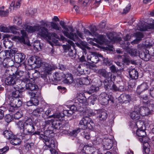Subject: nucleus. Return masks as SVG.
Instances as JSON below:
<instances>
[{"instance_id":"nucleus-23","label":"nucleus","mask_w":154,"mask_h":154,"mask_svg":"<svg viewBox=\"0 0 154 154\" xmlns=\"http://www.w3.org/2000/svg\"><path fill=\"white\" fill-rule=\"evenodd\" d=\"M65 116H66V115L64 113V110L63 113H57L55 114H53L49 116V117L50 118L54 117V119H57L62 122L64 120Z\"/></svg>"},{"instance_id":"nucleus-49","label":"nucleus","mask_w":154,"mask_h":154,"mask_svg":"<svg viewBox=\"0 0 154 154\" xmlns=\"http://www.w3.org/2000/svg\"><path fill=\"white\" fill-rule=\"evenodd\" d=\"M43 63V62H41L40 60V58L37 56H36V60L35 61V63L34 64H35L36 65L35 66L37 67H42V63Z\"/></svg>"},{"instance_id":"nucleus-12","label":"nucleus","mask_w":154,"mask_h":154,"mask_svg":"<svg viewBox=\"0 0 154 154\" xmlns=\"http://www.w3.org/2000/svg\"><path fill=\"white\" fill-rule=\"evenodd\" d=\"M114 77V76L112 73H110L108 75V77L103 81L104 87L106 90L108 91L110 90L111 86L113 84L112 79Z\"/></svg>"},{"instance_id":"nucleus-24","label":"nucleus","mask_w":154,"mask_h":154,"mask_svg":"<svg viewBox=\"0 0 154 154\" xmlns=\"http://www.w3.org/2000/svg\"><path fill=\"white\" fill-rule=\"evenodd\" d=\"M97 118L101 121H104L106 119L108 115L107 113L104 110L99 111L97 114Z\"/></svg>"},{"instance_id":"nucleus-39","label":"nucleus","mask_w":154,"mask_h":154,"mask_svg":"<svg viewBox=\"0 0 154 154\" xmlns=\"http://www.w3.org/2000/svg\"><path fill=\"white\" fill-rule=\"evenodd\" d=\"M98 72L102 76L106 78L108 77V75H109L110 73H108L104 69H99L98 71Z\"/></svg>"},{"instance_id":"nucleus-20","label":"nucleus","mask_w":154,"mask_h":154,"mask_svg":"<svg viewBox=\"0 0 154 154\" xmlns=\"http://www.w3.org/2000/svg\"><path fill=\"white\" fill-rule=\"evenodd\" d=\"M91 121V119L89 117L87 116H84L79 123V127L82 129L83 128L84 126L88 123L90 122Z\"/></svg>"},{"instance_id":"nucleus-32","label":"nucleus","mask_w":154,"mask_h":154,"mask_svg":"<svg viewBox=\"0 0 154 154\" xmlns=\"http://www.w3.org/2000/svg\"><path fill=\"white\" fill-rule=\"evenodd\" d=\"M64 75V74L63 73H59L56 72L55 73L54 75V78L55 81H60Z\"/></svg>"},{"instance_id":"nucleus-9","label":"nucleus","mask_w":154,"mask_h":154,"mask_svg":"<svg viewBox=\"0 0 154 154\" xmlns=\"http://www.w3.org/2000/svg\"><path fill=\"white\" fill-rule=\"evenodd\" d=\"M23 85H24L25 89L29 90L31 91H36L38 89V87L37 85L34 82H31L29 79H26L23 82H21V84Z\"/></svg>"},{"instance_id":"nucleus-21","label":"nucleus","mask_w":154,"mask_h":154,"mask_svg":"<svg viewBox=\"0 0 154 154\" xmlns=\"http://www.w3.org/2000/svg\"><path fill=\"white\" fill-rule=\"evenodd\" d=\"M128 72L130 78L134 79H136L138 78V72L134 68L129 69Z\"/></svg>"},{"instance_id":"nucleus-62","label":"nucleus","mask_w":154,"mask_h":154,"mask_svg":"<svg viewBox=\"0 0 154 154\" xmlns=\"http://www.w3.org/2000/svg\"><path fill=\"white\" fill-rule=\"evenodd\" d=\"M17 125L20 129H23V130H24L25 127V122L19 121L17 123Z\"/></svg>"},{"instance_id":"nucleus-27","label":"nucleus","mask_w":154,"mask_h":154,"mask_svg":"<svg viewBox=\"0 0 154 154\" xmlns=\"http://www.w3.org/2000/svg\"><path fill=\"white\" fill-rule=\"evenodd\" d=\"M10 142L14 146L19 145L21 143V141L20 139L17 137V136L14 135L10 139Z\"/></svg>"},{"instance_id":"nucleus-58","label":"nucleus","mask_w":154,"mask_h":154,"mask_svg":"<svg viewBox=\"0 0 154 154\" xmlns=\"http://www.w3.org/2000/svg\"><path fill=\"white\" fill-rule=\"evenodd\" d=\"M84 85L82 79H78L76 80V82L75 84L76 87H82Z\"/></svg>"},{"instance_id":"nucleus-64","label":"nucleus","mask_w":154,"mask_h":154,"mask_svg":"<svg viewBox=\"0 0 154 154\" xmlns=\"http://www.w3.org/2000/svg\"><path fill=\"white\" fill-rule=\"evenodd\" d=\"M110 90H112L114 92H116L118 91V87L113 82V84L111 86Z\"/></svg>"},{"instance_id":"nucleus-15","label":"nucleus","mask_w":154,"mask_h":154,"mask_svg":"<svg viewBox=\"0 0 154 154\" xmlns=\"http://www.w3.org/2000/svg\"><path fill=\"white\" fill-rule=\"evenodd\" d=\"M48 123L52 126L50 127H52L53 129L57 130H61L62 126V122L58 120L57 119H54L48 121Z\"/></svg>"},{"instance_id":"nucleus-13","label":"nucleus","mask_w":154,"mask_h":154,"mask_svg":"<svg viewBox=\"0 0 154 154\" xmlns=\"http://www.w3.org/2000/svg\"><path fill=\"white\" fill-rule=\"evenodd\" d=\"M6 73H8L9 75L5 79V82L6 85H14L16 84L17 82V81L14 76V73L12 74H10L9 71H7Z\"/></svg>"},{"instance_id":"nucleus-6","label":"nucleus","mask_w":154,"mask_h":154,"mask_svg":"<svg viewBox=\"0 0 154 154\" xmlns=\"http://www.w3.org/2000/svg\"><path fill=\"white\" fill-rule=\"evenodd\" d=\"M35 124L31 119H28L25 122L24 130L23 133L25 135H30L35 131Z\"/></svg>"},{"instance_id":"nucleus-30","label":"nucleus","mask_w":154,"mask_h":154,"mask_svg":"<svg viewBox=\"0 0 154 154\" xmlns=\"http://www.w3.org/2000/svg\"><path fill=\"white\" fill-rule=\"evenodd\" d=\"M85 73L84 69V66L82 65H79L75 73V75L77 76H80Z\"/></svg>"},{"instance_id":"nucleus-35","label":"nucleus","mask_w":154,"mask_h":154,"mask_svg":"<svg viewBox=\"0 0 154 154\" xmlns=\"http://www.w3.org/2000/svg\"><path fill=\"white\" fill-rule=\"evenodd\" d=\"M3 133L4 137L7 139H11L14 135L11 131L9 130H5Z\"/></svg>"},{"instance_id":"nucleus-1","label":"nucleus","mask_w":154,"mask_h":154,"mask_svg":"<svg viewBox=\"0 0 154 154\" xmlns=\"http://www.w3.org/2000/svg\"><path fill=\"white\" fill-rule=\"evenodd\" d=\"M21 27L22 29L27 30L30 32H36L38 35L44 39L51 40V38H59L58 35L55 33L50 32L45 26H41L39 24L32 26L25 24L22 25Z\"/></svg>"},{"instance_id":"nucleus-54","label":"nucleus","mask_w":154,"mask_h":154,"mask_svg":"<svg viewBox=\"0 0 154 154\" xmlns=\"http://www.w3.org/2000/svg\"><path fill=\"white\" fill-rule=\"evenodd\" d=\"M78 101L80 103H84L86 101V98L83 94L80 96L78 99Z\"/></svg>"},{"instance_id":"nucleus-4","label":"nucleus","mask_w":154,"mask_h":154,"mask_svg":"<svg viewBox=\"0 0 154 154\" xmlns=\"http://www.w3.org/2000/svg\"><path fill=\"white\" fill-rule=\"evenodd\" d=\"M41 68H43L44 70L43 73L42 74L43 76L42 75V77L44 79V80H45L47 79V75L51 74V72L53 70L57 67L55 65H51L47 63L43 62L42 63Z\"/></svg>"},{"instance_id":"nucleus-48","label":"nucleus","mask_w":154,"mask_h":154,"mask_svg":"<svg viewBox=\"0 0 154 154\" xmlns=\"http://www.w3.org/2000/svg\"><path fill=\"white\" fill-rule=\"evenodd\" d=\"M13 115L11 114L7 115L5 117V121L8 123L11 121L13 120Z\"/></svg>"},{"instance_id":"nucleus-14","label":"nucleus","mask_w":154,"mask_h":154,"mask_svg":"<svg viewBox=\"0 0 154 154\" xmlns=\"http://www.w3.org/2000/svg\"><path fill=\"white\" fill-rule=\"evenodd\" d=\"M107 36L108 38L112 41L119 42L120 45H122V46H121L122 47H123V45L125 47L126 46L125 42L122 41L121 38L117 36H114L112 32H108L107 34Z\"/></svg>"},{"instance_id":"nucleus-22","label":"nucleus","mask_w":154,"mask_h":154,"mask_svg":"<svg viewBox=\"0 0 154 154\" xmlns=\"http://www.w3.org/2000/svg\"><path fill=\"white\" fill-rule=\"evenodd\" d=\"M77 110V107L75 105L73 104L70 106L69 110H64V113L66 116H70Z\"/></svg>"},{"instance_id":"nucleus-50","label":"nucleus","mask_w":154,"mask_h":154,"mask_svg":"<svg viewBox=\"0 0 154 154\" xmlns=\"http://www.w3.org/2000/svg\"><path fill=\"white\" fill-rule=\"evenodd\" d=\"M7 53L8 55V57H14V55L17 53H16V51L12 49L10 50H7Z\"/></svg>"},{"instance_id":"nucleus-29","label":"nucleus","mask_w":154,"mask_h":154,"mask_svg":"<svg viewBox=\"0 0 154 154\" xmlns=\"http://www.w3.org/2000/svg\"><path fill=\"white\" fill-rule=\"evenodd\" d=\"M78 45L83 50V52L85 54H86V50L85 49L89 50L91 49L90 48L88 45V44L85 42H81L80 44L78 43Z\"/></svg>"},{"instance_id":"nucleus-8","label":"nucleus","mask_w":154,"mask_h":154,"mask_svg":"<svg viewBox=\"0 0 154 154\" xmlns=\"http://www.w3.org/2000/svg\"><path fill=\"white\" fill-rule=\"evenodd\" d=\"M11 98L9 111L13 112L15 109H17V108L21 106L22 102L19 98H10V99Z\"/></svg>"},{"instance_id":"nucleus-33","label":"nucleus","mask_w":154,"mask_h":154,"mask_svg":"<svg viewBox=\"0 0 154 154\" xmlns=\"http://www.w3.org/2000/svg\"><path fill=\"white\" fill-rule=\"evenodd\" d=\"M89 29L91 33L92 36H98V30L95 26H91L89 27Z\"/></svg>"},{"instance_id":"nucleus-37","label":"nucleus","mask_w":154,"mask_h":154,"mask_svg":"<svg viewBox=\"0 0 154 154\" xmlns=\"http://www.w3.org/2000/svg\"><path fill=\"white\" fill-rule=\"evenodd\" d=\"M151 28L150 26L144 24L143 25H139L137 28L138 29L141 31H146Z\"/></svg>"},{"instance_id":"nucleus-40","label":"nucleus","mask_w":154,"mask_h":154,"mask_svg":"<svg viewBox=\"0 0 154 154\" xmlns=\"http://www.w3.org/2000/svg\"><path fill=\"white\" fill-rule=\"evenodd\" d=\"M9 32H11L12 33L18 35L19 34V32L17 31L18 30V28L15 26H10L9 28Z\"/></svg>"},{"instance_id":"nucleus-42","label":"nucleus","mask_w":154,"mask_h":154,"mask_svg":"<svg viewBox=\"0 0 154 154\" xmlns=\"http://www.w3.org/2000/svg\"><path fill=\"white\" fill-rule=\"evenodd\" d=\"M85 126H84L82 129H88L90 130H92L94 126V124L93 121L91 119V121L90 122L88 123Z\"/></svg>"},{"instance_id":"nucleus-34","label":"nucleus","mask_w":154,"mask_h":154,"mask_svg":"<svg viewBox=\"0 0 154 154\" xmlns=\"http://www.w3.org/2000/svg\"><path fill=\"white\" fill-rule=\"evenodd\" d=\"M20 32L22 35L20 37H18V39L20 42L24 43L25 42V39L27 37L26 33L24 30H21Z\"/></svg>"},{"instance_id":"nucleus-59","label":"nucleus","mask_w":154,"mask_h":154,"mask_svg":"<svg viewBox=\"0 0 154 154\" xmlns=\"http://www.w3.org/2000/svg\"><path fill=\"white\" fill-rule=\"evenodd\" d=\"M69 56L72 58H75L76 57V51L75 50H70L68 53Z\"/></svg>"},{"instance_id":"nucleus-7","label":"nucleus","mask_w":154,"mask_h":154,"mask_svg":"<svg viewBox=\"0 0 154 154\" xmlns=\"http://www.w3.org/2000/svg\"><path fill=\"white\" fill-rule=\"evenodd\" d=\"M99 99L103 105H106L109 103H113L114 102V98L112 95H109L105 93L101 94L99 95Z\"/></svg>"},{"instance_id":"nucleus-3","label":"nucleus","mask_w":154,"mask_h":154,"mask_svg":"<svg viewBox=\"0 0 154 154\" xmlns=\"http://www.w3.org/2000/svg\"><path fill=\"white\" fill-rule=\"evenodd\" d=\"M145 46L146 48L142 51L139 52V56L140 58L143 60L146 61H148L151 58L152 55L150 54L149 51L150 48L152 46V44L150 43L146 42Z\"/></svg>"},{"instance_id":"nucleus-53","label":"nucleus","mask_w":154,"mask_h":154,"mask_svg":"<svg viewBox=\"0 0 154 154\" xmlns=\"http://www.w3.org/2000/svg\"><path fill=\"white\" fill-rule=\"evenodd\" d=\"M23 116L22 112L21 111H18L14 115L13 118L16 119H18Z\"/></svg>"},{"instance_id":"nucleus-45","label":"nucleus","mask_w":154,"mask_h":154,"mask_svg":"<svg viewBox=\"0 0 154 154\" xmlns=\"http://www.w3.org/2000/svg\"><path fill=\"white\" fill-rule=\"evenodd\" d=\"M51 25L52 29L60 32L61 31V27L58 25L57 23L52 22L51 23Z\"/></svg>"},{"instance_id":"nucleus-60","label":"nucleus","mask_w":154,"mask_h":154,"mask_svg":"<svg viewBox=\"0 0 154 154\" xmlns=\"http://www.w3.org/2000/svg\"><path fill=\"white\" fill-rule=\"evenodd\" d=\"M0 31L4 32H9V28L2 25H0Z\"/></svg>"},{"instance_id":"nucleus-63","label":"nucleus","mask_w":154,"mask_h":154,"mask_svg":"<svg viewBox=\"0 0 154 154\" xmlns=\"http://www.w3.org/2000/svg\"><path fill=\"white\" fill-rule=\"evenodd\" d=\"M8 14V11L6 10L5 11L2 10L0 8V16L5 17L7 16Z\"/></svg>"},{"instance_id":"nucleus-46","label":"nucleus","mask_w":154,"mask_h":154,"mask_svg":"<svg viewBox=\"0 0 154 154\" xmlns=\"http://www.w3.org/2000/svg\"><path fill=\"white\" fill-rule=\"evenodd\" d=\"M135 36L136 37V40L137 42L141 40L142 38L143 37V35L142 33L140 32H137L135 34Z\"/></svg>"},{"instance_id":"nucleus-26","label":"nucleus","mask_w":154,"mask_h":154,"mask_svg":"<svg viewBox=\"0 0 154 154\" xmlns=\"http://www.w3.org/2000/svg\"><path fill=\"white\" fill-rule=\"evenodd\" d=\"M119 100H121V102H129L131 100V96L129 94H122L118 97Z\"/></svg>"},{"instance_id":"nucleus-52","label":"nucleus","mask_w":154,"mask_h":154,"mask_svg":"<svg viewBox=\"0 0 154 154\" xmlns=\"http://www.w3.org/2000/svg\"><path fill=\"white\" fill-rule=\"evenodd\" d=\"M80 131V128H77L75 130H73L69 133V135L70 136L75 137L77 134Z\"/></svg>"},{"instance_id":"nucleus-44","label":"nucleus","mask_w":154,"mask_h":154,"mask_svg":"<svg viewBox=\"0 0 154 154\" xmlns=\"http://www.w3.org/2000/svg\"><path fill=\"white\" fill-rule=\"evenodd\" d=\"M3 44L6 48H8L9 49L11 48L13 45V43L11 42L8 40H5L3 42Z\"/></svg>"},{"instance_id":"nucleus-38","label":"nucleus","mask_w":154,"mask_h":154,"mask_svg":"<svg viewBox=\"0 0 154 154\" xmlns=\"http://www.w3.org/2000/svg\"><path fill=\"white\" fill-rule=\"evenodd\" d=\"M128 52L130 55L132 57L137 56L139 54L138 51L137 49L134 48L130 49L128 50Z\"/></svg>"},{"instance_id":"nucleus-43","label":"nucleus","mask_w":154,"mask_h":154,"mask_svg":"<svg viewBox=\"0 0 154 154\" xmlns=\"http://www.w3.org/2000/svg\"><path fill=\"white\" fill-rule=\"evenodd\" d=\"M23 71L17 70L15 73H14V76L17 81L23 75Z\"/></svg>"},{"instance_id":"nucleus-11","label":"nucleus","mask_w":154,"mask_h":154,"mask_svg":"<svg viewBox=\"0 0 154 154\" xmlns=\"http://www.w3.org/2000/svg\"><path fill=\"white\" fill-rule=\"evenodd\" d=\"M15 91H13L12 93V97L11 98H19L20 97L21 92L25 90L24 87L20 85H16L14 87Z\"/></svg>"},{"instance_id":"nucleus-51","label":"nucleus","mask_w":154,"mask_h":154,"mask_svg":"<svg viewBox=\"0 0 154 154\" xmlns=\"http://www.w3.org/2000/svg\"><path fill=\"white\" fill-rule=\"evenodd\" d=\"M103 64L109 66L112 64V61L108 58H103Z\"/></svg>"},{"instance_id":"nucleus-10","label":"nucleus","mask_w":154,"mask_h":154,"mask_svg":"<svg viewBox=\"0 0 154 154\" xmlns=\"http://www.w3.org/2000/svg\"><path fill=\"white\" fill-rule=\"evenodd\" d=\"M141 103L143 105H146L147 107L144 106H141L140 107H137L138 109L140 112L141 115L142 116H147L150 113V109L149 108L150 106L152 107L153 105V100L152 105L150 104L149 103L148 104H143L142 102Z\"/></svg>"},{"instance_id":"nucleus-47","label":"nucleus","mask_w":154,"mask_h":154,"mask_svg":"<svg viewBox=\"0 0 154 154\" xmlns=\"http://www.w3.org/2000/svg\"><path fill=\"white\" fill-rule=\"evenodd\" d=\"M39 138L40 140L43 141L44 143H45L48 139H49V137L43 133L41 136H39Z\"/></svg>"},{"instance_id":"nucleus-16","label":"nucleus","mask_w":154,"mask_h":154,"mask_svg":"<svg viewBox=\"0 0 154 154\" xmlns=\"http://www.w3.org/2000/svg\"><path fill=\"white\" fill-rule=\"evenodd\" d=\"M26 59V55L23 53H17L14 55V60L16 63H23Z\"/></svg>"},{"instance_id":"nucleus-17","label":"nucleus","mask_w":154,"mask_h":154,"mask_svg":"<svg viewBox=\"0 0 154 154\" xmlns=\"http://www.w3.org/2000/svg\"><path fill=\"white\" fill-rule=\"evenodd\" d=\"M102 144L104 150H109L112 146L113 141L110 139H104L102 140Z\"/></svg>"},{"instance_id":"nucleus-18","label":"nucleus","mask_w":154,"mask_h":154,"mask_svg":"<svg viewBox=\"0 0 154 154\" xmlns=\"http://www.w3.org/2000/svg\"><path fill=\"white\" fill-rule=\"evenodd\" d=\"M140 114L137 107L135 108L134 110L130 113V116L133 120H137L139 119L140 117Z\"/></svg>"},{"instance_id":"nucleus-19","label":"nucleus","mask_w":154,"mask_h":154,"mask_svg":"<svg viewBox=\"0 0 154 154\" xmlns=\"http://www.w3.org/2000/svg\"><path fill=\"white\" fill-rule=\"evenodd\" d=\"M65 79L63 80V82L64 83L67 84H70L72 83L73 81V77L72 74L70 73H67L63 76V78Z\"/></svg>"},{"instance_id":"nucleus-41","label":"nucleus","mask_w":154,"mask_h":154,"mask_svg":"<svg viewBox=\"0 0 154 154\" xmlns=\"http://www.w3.org/2000/svg\"><path fill=\"white\" fill-rule=\"evenodd\" d=\"M136 133L137 136L141 137V138L144 137L146 135V132L144 130L140 129L137 130Z\"/></svg>"},{"instance_id":"nucleus-28","label":"nucleus","mask_w":154,"mask_h":154,"mask_svg":"<svg viewBox=\"0 0 154 154\" xmlns=\"http://www.w3.org/2000/svg\"><path fill=\"white\" fill-rule=\"evenodd\" d=\"M43 109L41 107L37 108L34 109L32 112V115L39 117L41 115L43 114Z\"/></svg>"},{"instance_id":"nucleus-5","label":"nucleus","mask_w":154,"mask_h":154,"mask_svg":"<svg viewBox=\"0 0 154 154\" xmlns=\"http://www.w3.org/2000/svg\"><path fill=\"white\" fill-rule=\"evenodd\" d=\"M64 35L69 38L75 41L78 39V35L73 33L74 29L72 26H68L62 30Z\"/></svg>"},{"instance_id":"nucleus-2","label":"nucleus","mask_w":154,"mask_h":154,"mask_svg":"<svg viewBox=\"0 0 154 154\" xmlns=\"http://www.w3.org/2000/svg\"><path fill=\"white\" fill-rule=\"evenodd\" d=\"M148 86L146 83H143L138 86L137 88V92L139 97L140 98L141 102L143 104L152 105L153 100H148V93L144 92L148 88Z\"/></svg>"},{"instance_id":"nucleus-61","label":"nucleus","mask_w":154,"mask_h":154,"mask_svg":"<svg viewBox=\"0 0 154 154\" xmlns=\"http://www.w3.org/2000/svg\"><path fill=\"white\" fill-rule=\"evenodd\" d=\"M82 136L86 139H89L90 137V134L86 131H85L82 134Z\"/></svg>"},{"instance_id":"nucleus-36","label":"nucleus","mask_w":154,"mask_h":154,"mask_svg":"<svg viewBox=\"0 0 154 154\" xmlns=\"http://www.w3.org/2000/svg\"><path fill=\"white\" fill-rule=\"evenodd\" d=\"M32 46L34 49L36 51H40L41 49L40 43L39 41H35L33 44Z\"/></svg>"},{"instance_id":"nucleus-57","label":"nucleus","mask_w":154,"mask_h":154,"mask_svg":"<svg viewBox=\"0 0 154 154\" xmlns=\"http://www.w3.org/2000/svg\"><path fill=\"white\" fill-rule=\"evenodd\" d=\"M97 100V98L96 97L91 96L89 97L88 99V102L90 104L94 105L95 103V102Z\"/></svg>"},{"instance_id":"nucleus-25","label":"nucleus","mask_w":154,"mask_h":154,"mask_svg":"<svg viewBox=\"0 0 154 154\" xmlns=\"http://www.w3.org/2000/svg\"><path fill=\"white\" fill-rule=\"evenodd\" d=\"M88 60H89L93 63H96L98 62L100 60L97 56L95 54V52H91V55L88 56L87 57Z\"/></svg>"},{"instance_id":"nucleus-55","label":"nucleus","mask_w":154,"mask_h":154,"mask_svg":"<svg viewBox=\"0 0 154 154\" xmlns=\"http://www.w3.org/2000/svg\"><path fill=\"white\" fill-rule=\"evenodd\" d=\"M97 88L95 86L92 85L90 87L89 90L87 91V92L89 94H91L92 93L96 91Z\"/></svg>"},{"instance_id":"nucleus-56","label":"nucleus","mask_w":154,"mask_h":154,"mask_svg":"<svg viewBox=\"0 0 154 154\" xmlns=\"http://www.w3.org/2000/svg\"><path fill=\"white\" fill-rule=\"evenodd\" d=\"M35 60H36V56H32L28 59V62L30 65H33L34 64Z\"/></svg>"},{"instance_id":"nucleus-31","label":"nucleus","mask_w":154,"mask_h":154,"mask_svg":"<svg viewBox=\"0 0 154 154\" xmlns=\"http://www.w3.org/2000/svg\"><path fill=\"white\" fill-rule=\"evenodd\" d=\"M47 146L50 148H52L55 147L54 141V140L49 137V139H48L45 143Z\"/></svg>"}]
</instances>
